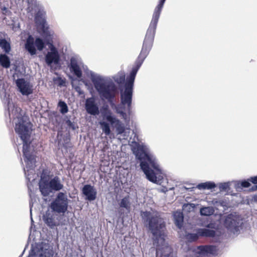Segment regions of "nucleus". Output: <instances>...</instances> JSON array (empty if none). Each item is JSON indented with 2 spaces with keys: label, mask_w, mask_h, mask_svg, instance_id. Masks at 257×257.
Here are the masks:
<instances>
[{
  "label": "nucleus",
  "mask_w": 257,
  "mask_h": 257,
  "mask_svg": "<svg viewBox=\"0 0 257 257\" xmlns=\"http://www.w3.org/2000/svg\"><path fill=\"white\" fill-rule=\"evenodd\" d=\"M158 21L159 17H153L147 30L141 53L126 80L125 74L122 71L111 76H104L93 73L91 74V81L99 95L118 94L119 89L121 103L127 105L128 112L131 109L136 76L152 49Z\"/></svg>",
  "instance_id": "nucleus-1"
},
{
  "label": "nucleus",
  "mask_w": 257,
  "mask_h": 257,
  "mask_svg": "<svg viewBox=\"0 0 257 257\" xmlns=\"http://www.w3.org/2000/svg\"><path fill=\"white\" fill-rule=\"evenodd\" d=\"M7 109L10 118L15 119L16 132L23 141V153L27 170L25 168L24 170L26 176L28 177L29 172L33 173L36 163L35 155L30 152L32 124L28 116L21 113V108L16 106L10 99L7 100Z\"/></svg>",
  "instance_id": "nucleus-2"
},
{
  "label": "nucleus",
  "mask_w": 257,
  "mask_h": 257,
  "mask_svg": "<svg viewBox=\"0 0 257 257\" xmlns=\"http://www.w3.org/2000/svg\"><path fill=\"white\" fill-rule=\"evenodd\" d=\"M135 144L132 151L140 162L141 169L149 181L157 183V176L162 173L157 159L147 146L137 142Z\"/></svg>",
  "instance_id": "nucleus-3"
},
{
  "label": "nucleus",
  "mask_w": 257,
  "mask_h": 257,
  "mask_svg": "<svg viewBox=\"0 0 257 257\" xmlns=\"http://www.w3.org/2000/svg\"><path fill=\"white\" fill-rule=\"evenodd\" d=\"M35 21L38 32L44 39L37 37L34 40L32 36L28 37L25 43V48L31 55L36 54V48L41 51L46 45L49 46V44H47L48 40L50 42L53 43V32L50 30L45 17H35Z\"/></svg>",
  "instance_id": "nucleus-4"
},
{
  "label": "nucleus",
  "mask_w": 257,
  "mask_h": 257,
  "mask_svg": "<svg viewBox=\"0 0 257 257\" xmlns=\"http://www.w3.org/2000/svg\"><path fill=\"white\" fill-rule=\"evenodd\" d=\"M141 215L144 225L153 236L154 244L157 245L160 240H164L166 222L158 212L141 211Z\"/></svg>",
  "instance_id": "nucleus-5"
},
{
  "label": "nucleus",
  "mask_w": 257,
  "mask_h": 257,
  "mask_svg": "<svg viewBox=\"0 0 257 257\" xmlns=\"http://www.w3.org/2000/svg\"><path fill=\"white\" fill-rule=\"evenodd\" d=\"M69 200L65 193L59 192L51 202L50 207L52 212L65 213L68 207Z\"/></svg>",
  "instance_id": "nucleus-6"
},
{
  "label": "nucleus",
  "mask_w": 257,
  "mask_h": 257,
  "mask_svg": "<svg viewBox=\"0 0 257 257\" xmlns=\"http://www.w3.org/2000/svg\"><path fill=\"white\" fill-rule=\"evenodd\" d=\"M19 1L17 5H19V7L22 9L25 8L24 3L27 4L26 10L31 16H44L46 15L44 8L37 0H22V4Z\"/></svg>",
  "instance_id": "nucleus-7"
},
{
  "label": "nucleus",
  "mask_w": 257,
  "mask_h": 257,
  "mask_svg": "<svg viewBox=\"0 0 257 257\" xmlns=\"http://www.w3.org/2000/svg\"><path fill=\"white\" fill-rule=\"evenodd\" d=\"M31 247L38 257H53V247L48 240H45L36 242L32 244Z\"/></svg>",
  "instance_id": "nucleus-8"
},
{
  "label": "nucleus",
  "mask_w": 257,
  "mask_h": 257,
  "mask_svg": "<svg viewBox=\"0 0 257 257\" xmlns=\"http://www.w3.org/2000/svg\"><path fill=\"white\" fill-rule=\"evenodd\" d=\"M99 123L102 132L107 136L111 134L110 125L116 128V132L118 135L122 134L125 131L124 124L115 116L108 122L102 120L99 121Z\"/></svg>",
  "instance_id": "nucleus-9"
},
{
  "label": "nucleus",
  "mask_w": 257,
  "mask_h": 257,
  "mask_svg": "<svg viewBox=\"0 0 257 257\" xmlns=\"http://www.w3.org/2000/svg\"><path fill=\"white\" fill-rule=\"evenodd\" d=\"M117 94H103L99 95L101 100H106L110 104L112 109L115 110L116 112L119 114L122 118L126 120L127 119V113L124 112L125 109V105L126 106V111L128 114H131V111L128 112L127 110V106L126 104L122 105L120 103L119 104L116 105L114 102V99ZM132 109H131V110Z\"/></svg>",
  "instance_id": "nucleus-10"
},
{
  "label": "nucleus",
  "mask_w": 257,
  "mask_h": 257,
  "mask_svg": "<svg viewBox=\"0 0 257 257\" xmlns=\"http://www.w3.org/2000/svg\"><path fill=\"white\" fill-rule=\"evenodd\" d=\"M47 44H49L50 51L45 56V61L46 64L52 68L53 65L58 66L60 65V56L58 50L48 40Z\"/></svg>",
  "instance_id": "nucleus-11"
},
{
  "label": "nucleus",
  "mask_w": 257,
  "mask_h": 257,
  "mask_svg": "<svg viewBox=\"0 0 257 257\" xmlns=\"http://www.w3.org/2000/svg\"><path fill=\"white\" fill-rule=\"evenodd\" d=\"M242 222L239 217L232 214H229L225 219L224 226L234 234L237 233Z\"/></svg>",
  "instance_id": "nucleus-12"
},
{
  "label": "nucleus",
  "mask_w": 257,
  "mask_h": 257,
  "mask_svg": "<svg viewBox=\"0 0 257 257\" xmlns=\"http://www.w3.org/2000/svg\"><path fill=\"white\" fill-rule=\"evenodd\" d=\"M18 91L24 96H29L33 92V86L24 78H18L16 80Z\"/></svg>",
  "instance_id": "nucleus-13"
},
{
  "label": "nucleus",
  "mask_w": 257,
  "mask_h": 257,
  "mask_svg": "<svg viewBox=\"0 0 257 257\" xmlns=\"http://www.w3.org/2000/svg\"><path fill=\"white\" fill-rule=\"evenodd\" d=\"M85 109L86 112L91 115H97L100 113L98 105L94 96L87 98L85 102Z\"/></svg>",
  "instance_id": "nucleus-14"
},
{
  "label": "nucleus",
  "mask_w": 257,
  "mask_h": 257,
  "mask_svg": "<svg viewBox=\"0 0 257 257\" xmlns=\"http://www.w3.org/2000/svg\"><path fill=\"white\" fill-rule=\"evenodd\" d=\"M81 64L80 60L76 57H72L70 59L69 67L70 71L77 78H80L82 77V73L80 68Z\"/></svg>",
  "instance_id": "nucleus-15"
},
{
  "label": "nucleus",
  "mask_w": 257,
  "mask_h": 257,
  "mask_svg": "<svg viewBox=\"0 0 257 257\" xmlns=\"http://www.w3.org/2000/svg\"><path fill=\"white\" fill-rule=\"evenodd\" d=\"M82 192L85 200L89 201H94L96 198V189L90 184L84 185L82 187Z\"/></svg>",
  "instance_id": "nucleus-16"
},
{
  "label": "nucleus",
  "mask_w": 257,
  "mask_h": 257,
  "mask_svg": "<svg viewBox=\"0 0 257 257\" xmlns=\"http://www.w3.org/2000/svg\"><path fill=\"white\" fill-rule=\"evenodd\" d=\"M217 247L213 245H200L197 248V252L201 255L211 254L215 255L217 254Z\"/></svg>",
  "instance_id": "nucleus-17"
},
{
  "label": "nucleus",
  "mask_w": 257,
  "mask_h": 257,
  "mask_svg": "<svg viewBox=\"0 0 257 257\" xmlns=\"http://www.w3.org/2000/svg\"><path fill=\"white\" fill-rule=\"evenodd\" d=\"M119 207L118 210V212L120 216H122L124 213V209H125L127 213H129L131 210V203L130 201V197L128 195L124 196L118 202Z\"/></svg>",
  "instance_id": "nucleus-18"
},
{
  "label": "nucleus",
  "mask_w": 257,
  "mask_h": 257,
  "mask_svg": "<svg viewBox=\"0 0 257 257\" xmlns=\"http://www.w3.org/2000/svg\"><path fill=\"white\" fill-rule=\"evenodd\" d=\"M43 219L45 224L51 229H54L59 225V221L56 220L53 215L49 212H46L43 215Z\"/></svg>",
  "instance_id": "nucleus-19"
},
{
  "label": "nucleus",
  "mask_w": 257,
  "mask_h": 257,
  "mask_svg": "<svg viewBox=\"0 0 257 257\" xmlns=\"http://www.w3.org/2000/svg\"><path fill=\"white\" fill-rule=\"evenodd\" d=\"M49 182L50 185L51 189L53 192H58L62 190L64 185L62 184L60 179L59 177L56 176L53 178H51Z\"/></svg>",
  "instance_id": "nucleus-20"
},
{
  "label": "nucleus",
  "mask_w": 257,
  "mask_h": 257,
  "mask_svg": "<svg viewBox=\"0 0 257 257\" xmlns=\"http://www.w3.org/2000/svg\"><path fill=\"white\" fill-rule=\"evenodd\" d=\"M38 184L39 190L43 196L47 197L53 193L49 181L39 182Z\"/></svg>",
  "instance_id": "nucleus-21"
},
{
  "label": "nucleus",
  "mask_w": 257,
  "mask_h": 257,
  "mask_svg": "<svg viewBox=\"0 0 257 257\" xmlns=\"http://www.w3.org/2000/svg\"><path fill=\"white\" fill-rule=\"evenodd\" d=\"M100 112L103 119L108 122L115 116L109 109L108 104H104L100 109Z\"/></svg>",
  "instance_id": "nucleus-22"
},
{
  "label": "nucleus",
  "mask_w": 257,
  "mask_h": 257,
  "mask_svg": "<svg viewBox=\"0 0 257 257\" xmlns=\"http://www.w3.org/2000/svg\"><path fill=\"white\" fill-rule=\"evenodd\" d=\"M197 232L200 237H213L215 236L216 232L214 230L206 228L197 229Z\"/></svg>",
  "instance_id": "nucleus-23"
},
{
  "label": "nucleus",
  "mask_w": 257,
  "mask_h": 257,
  "mask_svg": "<svg viewBox=\"0 0 257 257\" xmlns=\"http://www.w3.org/2000/svg\"><path fill=\"white\" fill-rule=\"evenodd\" d=\"M233 182L234 188L237 191L242 190L243 188H248L250 186L249 179L241 181H234Z\"/></svg>",
  "instance_id": "nucleus-24"
},
{
  "label": "nucleus",
  "mask_w": 257,
  "mask_h": 257,
  "mask_svg": "<svg viewBox=\"0 0 257 257\" xmlns=\"http://www.w3.org/2000/svg\"><path fill=\"white\" fill-rule=\"evenodd\" d=\"M217 186V184L214 182L206 181L205 182L199 183L197 185L196 188L199 190H211L215 188Z\"/></svg>",
  "instance_id": "nucleus-25"
},
{
  "label": "nucleus",
  "mask_w": 257,
  "mask_h": 257,
  "mask_svg": "<svg viewBox=\"0 0 257 257\" xmlns=\"http://www.w3.org/2000/svg\"><path fill=\"white\" fill-rule=\"evenodd\" d=\"M174 223L176 226L181 229L183 226L184 216L182 212L177 211L174 214Z\"/></svg>",
  "instance_id": "nucleus-26"
},
{
  "label": "nucleus",
  "mask_w": 257,
  "mask_h": 257,
  "mask_svg": "<svg viewBox=\"0 0 257 257\" xmlns=\"http://www.w3.org/2000/svg\"><path fill=\"white\" fill-rule=\"evenodd\" d=\"M215 210L212 206H202L200 208L199 213L201 216H209L214 214Z\"/></svg>",
  "instance_id": "nucleus-27"
},
{
  "label": "nucleus",
  "mask_w": 257,
  "mask_h": 257,
  "mask_svg": "<svg viewBox=\"0 0 257 257\" xmlns=\"http://www.w3.org/2000/svg\"><path fill=\"white\" fill-rule=\"evenodd\" d=\"M0 65L4 68H8L11 65L10 58L6 54H0Z\"/></svg>",
  "instance_id": "nucleus-28"
},
{
  "label": "nucleus",
  "mask_w": 257,
  "mask_h": 257,
  "mask_svg": "<svg viewBox=\"0 0 257 257\" xmlns=\"http://www.w3.org/2000/svg\"><path fill=\"white\" fill-rule=\"evenodd\" d=\"M0 47L6 54H8L11 50V44L6 39L1 38Z\"/></svg>",
  "instance_id": "nucleus-29"
},
{
  "label": "nucleus",
  "mask_w": 257,
  "mask_h": 257,
  "mask_svg": "<svg viewBox=\"0 0 257 257\" xmlns=\"http://www.w3.org/2000/svg\"><path fill=\"white\" fill-rule=\"evenodd\" d=\"M185 239L190 242L195 241L199 238L197 229L196 233H186L185 235Z\"/></svg>",
  "instance_id": "nucleus-30"
},
{
  "label": "nucleus",
  "mask_w": 257,
  "mask_h": 257,
  "mask_svg": "<svg viewBox=\"0 0 257 257\" xmlns=\"http://www.w3.org/2000/svg\"><path fill=\"white\" fill-rule=\"evenodd\" d=\"M49 174L50 172L48 170L43 169L40 174V179L39 182L49 181L51 179Z\"/></svg>",
  "instance_id": "nucleus-31"
},
{
  "label": "nucleus",
  "mask_w": 257,
  "mask_h": 257,
  "mask_svg": "<svg viewBox=\"0 0 257 257\" xmlns=\"http://www.w3.org/2000/svg\"><path fill=\"white\" fill-rule=\"evenodd\" d=\"M165 1L166 0H159V4L155 10L153 16H160Z\"/></svg>",
  "instance_id": "nucleus-32"
},
{
  "label": "nucleus",
  "mask_w": 257,
  "mask_h": 257,
  "mask_svg": "<svg viewBox=\"0 0 257 257\" xmlns=\"http://www.w3.org/2000/svg\"><path fill=\"white\" fill-rule=\"evenodd\" d=\"M58 106L60 107V112L64 114L68 111V107L65 102L60 100L58 102Z\"/></svg>",
  "instance_id": "nucleus-33"
},
{
  "label": "nucleus",
  "mask_w": 257,
  "mask_h": 257,
  "mask_svg": "<svg viewBox=\"0 0 257 257\" xmlns=\"http://www.w3.org/2000/svg\"><path fill=\"white\" fill-rule=\"evenodd\" d=\"M196 206V204L192 203H184L183 205L182 208L184 211L190 212L193 211Z\"/></svg>",
  "instance_id": "nucleus-34"
},
{
  "label": "nucleus",
  "mask_w": 257,
  "mask_h": 257,
  "mask_svg": "<svg viewBox=\"0 0 257 257\" xmlns=\"http://www.w3.org/2000/svg\"><path fill=\"white\" fill-rule=\"evenodd\" d=\"M230 186V182L219 183L218 184V186L220 192L225 191L226 190L229 188Z\"/></svg>",
  "instance_id": "nucleus-35"
},
{
  "label": "nucleus",
  "mask_w": 257,
  "mask_h": 257,
  "mask_svg": "<svg viewBox=\"0 0 257 257\" xmlns=\"http://www.w3.org/2000/svg\"><path fill=\"white\" fill-rule=\"evenodd\" d=\"M65 123L67 124V127L73 131H75L76 128H78V126L74 122L71 121L69 119L66 120Z\"/></svg>",
  "instance_id": "nucleus-36"
},
{
  "label": "nucleus",
  "mask_w": 257,
  "mask_h": 257,
  "mask_svg": "<svg viewBox=\"0 0 257 257\" xmlns=\"http://www.w3.org/2000/svg\"><path fill=\"white\" fill-rule=\"evenodd\" d=\"M27 257H38V256H37V254L36 253L34 250L31 247V249L29 251V255Z\"/></svg>",
  "instance_id": "nucleus-37"
},
{
  "label": "nucleus",
  "mask_w": 257,
  "mask_h": 257,
  "mask_svg": "<svg viewBox=\"0 0 257 257\" xmlns=\"http://www.w3.org/2000/svg\"><path fill=\"white\" fill-rule=\"evenodd\" d=\"M169 253H162L161 257H173L172 253H171V248L170 247H167Z\"/></svg>",
  "instance_id": "nucleus-38"
},
{
  "label": "nucleus",
  "mask_w": 257,
  "mask_h": 257,
  "mask_svg": "<svg viewBox=\"0 0 257 257\" xmlns=\"http://www.w3.org/2000/svg\"><path fill=\"white\" fill-rule=\"evenodd\" d=\"M250 183L251 182L253 184L256 185L257 184V176L250 177L249 179Z\"/></svg>",
  "instance_id": "nucleus-39"
},
{
  "label": "nucleus",
  "mask_w": 257,
  "mask_h": 257,
  "mask_svg": "<svg viewBox=\"0 0 257 257\" xmlns=\"http://www.w3.org/2000/svg\"><path fill=\"white\" fill-rule=\"evenodd\" d=\"M2 11H3V13L4 15H7V12L9 11L8 9L7 8H6V7H4L2 9Z\"/></svg>",
  "instance_id": "nucleus-40"
},
{
  "label": "nucleus",
  "mask_w": 257,
  "mask_h": 257,
  "mask_svg": "<svg viewBox=\"0 0 257 257\" xmlns=\"http://www.w3.org/2000/svg\"><path fill=\"white\" fill-rule=\"evenodd\" d=\"M64 83H65V81L64 80H63L62 79H61V78H60L59 85V86H63L64 85Z\"/></svg>",
  "instance_id": "nucleus-41"
},
{
  "label": "nucleus",
  "mask_w": 257,
  "mask_h": 257,
  "mask_svg": "<svg viewBox=\"0 0 257 257\" xmlns=\"http://www.w3.org/2000/svg\"><path fill=\"white\" fill-rule=\"evenodd\" d=\"M250 190L251 191H255V190H257V185L254 184V185L251 187Z\"/></svg>",
  "instance_id": "nucleus-42"
},
{
  "label": "nucleus",
  "mask_w": 257,
  "mask_h": 257,
  "mask_svg": "<svg viewBox=\"0 0 257 257\" xmlns=\"http://www.w3.org/2000/svg\"><path fill=\"white\" fill-rule=\"evenodd\" d=\"M253 201L257 203V195H254L253 198Z\"/></svg>",
  "instance_id": "nucleus-43"
},
{
  "label": "nucleus",
  "mask_w": 257,
  "mask_h": 257,
  "mask_svg": "<svg viewBox=\"0 0 257 257\" xmlns=\"http://www.w3.org/2000/svg\"><path fill=\"white\" fill-rule=\"evenodd\" d=\"M30 214H31V221H32V222H33L32 217V206L31 205H30Z\"/></svg>",
  "instance_id": "nucleus-44"
},
{
  "label": "nucleus",
  "mask_w": 257,
  "mask_h": 257,
  "mask_svg": "<svg viewBox=\"0 0 257 257\" xmlns=\"http://www.w3.org/2000/svg\"><path fill=\"white\" fill-rule=\"evenodd\" d=\"M28 244H27V245H26V246H25V249H24V251H23V253H22V254H21V255H20L19 256V257H22V256L23 254V253H24V252H25V250H26V247L28 246Z\"/></svg>",
  "instance_id": "nucleus-45"
},
{
  "label": "nucleus",
  "mask_w": 257,
  "mask_h": 257,
  "mask_svg": "<svg viewBox=\"0 0 257 257\" xmlns=\"http://www.w3.org/2000/svg\"><path fill=\"white\" fill-rule=\"evenodd\" d=\"M77 91L79 92V94L83 93V92L80 91H78V90H77Z\"/></svg>",
  "instance_id": "nucleus-46"
},
{
  "label": "nucleus",
  "mask_w": 257,
  "mask_h": 257,
  "mask_svg": "<svg viewBox=\"0 0 257 257\" xmlns=\"http://www.w3.org/2000/svg\"><path fill=\"white\" fill-rule=\"evenodd\" d=\"M210 224H208L207 226L208 227H210Z\"/></svg>",
  "instance_id": "nucleus-47"
},
{
  "label": "nucleus",
  "mask_w": 257,
  "mask_h": 257,
  "mask_svg": "<svg viewBox=\"0 0 257 257\" xmlns=\"http://www.w3.org/2000/svg\"><path fill=\"white\" fill-rule=\"evenodd\" d=\"M81 257H84V256H82Z\"/></svg>",
  "instance_id": "nucleus-48"
}]
</instances>
